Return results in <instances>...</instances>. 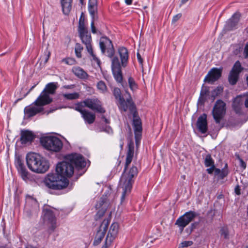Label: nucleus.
I'll return each instance as SVG.
<instances>
[{"instance_id": "f257e3e1", "label": "nucleus", "mask_w": 248, "mask_h": 248, "mask_svg": "<svg viewBox=\"0 0 248 248\" xmlns=\"http://www.w3.org/2000/svg\"><path fill=\"white\" fill-rule=\"evenodd\" d=\"M65 161L58 163L56 167V172L48 173L45 178L44 184L48 188L62 190L69 185L67 177L72 176L76 169L80 170L85 168L86 162L79 154H71L65 156Z\"/></svg>"}, {"instance_id": "f03ea898", "label": "nucleus", "mask_w": 248, "mask_h": 248, "mask_svg": "<svg viewBox=\"0 0 248 248\" xmlns=\"http://www.w3.org/2000/svg\"><path fill=\"white\" fill-rule=\"evenodd\" d=\"M134 153V146L133 143L128 144V149L126 154V160L124 165V169L121 176L120 186L123 189V192L121 198V202L122 203L126 197L131 191L135 179L137 177L138 170L137 167L132 166L128 168L129 165L132 162Z\"/></svg>"}, {"instance_id": "7ed1b4c3", "label": "nucleus", "mask_w": 248, "mask_h": 248, "mask_svg": "<svg viewBox=\"0 0 248 248\" xmlns=\"http://www.w3.org/2000/svg\"><path fill=\"white\" fill-rule=\"evenodd\" d=\"M26 162L29 169L32 171L38 173H44L47 171L49 168L48 161L37 154H28L26 156Z\"/></svg>"}, {"instance_id": "20e7f679", "label": "nucleus", "mask_w": 248, "mask_h": 248, "mask_svg": "<svg viewBox=\"0 0 248 248\" xmlns=\"http://www.w3.org/2000/svg\"><path fill=\"white\" fill-rule=\"evenodd\" d=\"M57 85V82H50L46 84L45 89L35 100L34 103L37 105H46L51 103L52 99L49 95L55 93L58 87Z\"/></svg>"}, {"instance_id": "39448f33", "label": "nucleus", "mask_w": 248, "mask_h": 248, "mask_svg": "<svg viewBox=\"0 0 248 248\" xmlns=\"http://www.w3.org/2000/svg\"><path fill=\"white\" fill-rule=\"evenodd\" d=\"M41 143L46 149L55 152H59L63 146L62 140L54 136L42 138L41 139Z\"/></svg>"}, {"instance_id": "423d86ee", "label": "nucleus", "mask_w": 248, "mask_h": 248, "mask_svg": "<svg viewBox=\"0 0 248 248\" xmlns=\"http://www.w3.org/2000/svg\"><path fill=\"white\" fill-rule=\"evenodd\" d=\"M78 32L82 43L86 46L87 50L92 56L93 59L99 63L100 62L99 60L96 57L93 52L91 45L92 37L91 34L88 32L86 28L78 29Z\"/></svg>"}, {"instance_id": "0eeeda50", "label": "nucleus", "mask_w": 248, "mask_h": 248, "mask_svg": "<svg viewBox=\"0 0 248 248\" xmlns=\"http://www.w3.org/2000/svg\"><path fill=\"white\" fill-rule=\"evenodd\" d=\"M77 104L82 105V108L87 107L99 113H104L106 112L105 109L102 107L101 101L97 98H87Z\"/></svg>"}, {"instance_id": "6e6552de", "label": "nucleus", "mask_w": 248, "mask_h": 248, "mask_svg": "<svg viewBox=\"0 0 248 248\" xmlns=\"http://www.w3.org/2000/svg\"><path fill=\"white\" fill-rule=\"evenodd\" d=\"M197 216L196 212L190 211L180 216L176 221L175 225H177L182 232L186 227Z\"/></svg>"}, {"instance_id": "1a4fd4ad", "label": "nucleus", "mask_w": 248, "mask_h": 248, "mask_svg": "<svg viewBox=\"0 0 248 248\" xmlns=\"http://www.w3.org/2000/svg\"><path fill=\"white\" fill-rule=\"evenodd\" d=\"M225 113V103L221 100H217L212 111V114L216 123H220Z\"/></svg>"}, {"instance_id": "9d476101", "label": "nucleus", "mask_w": 248, "mask_h": 248, "mask_svg": "<svg viewBox=\"0 0 248 248\" xmlns=\"http://www.w3.org/2000/svg\"><path fill=\"white\" fill-rule=\"evenodd\" d=\"M43 218L45 224L49 226L50 232L56 228V217L53 212L49 208H45L43 211Z\"/></svg>"}, {"instance_id": "9b49d317", "label": "nucleus", "mask_w": 248, "mask_h": 248, "mask_svg": "<svg viewBox=\"0 0 248 248\" xmlns=\"http://www.w3.org/2000/svg\"><path fill=\"white\" fill-rule=\"evenodd\" d=\"M100 47L103 53L107 52V56L111 58L114 54V49L111 41L106 37H103L100 40Z\"/></svg>"}, {"instance_id": "f8f14e48", "label": "nucleus", "mask_w": 248, "mask_h": 248, "mask_svg": "<svg viewBox=\"0 0 248 248\" xmlns=\"http://www.w3.org/2000/svg\"><path fill=\"white\" fill-rule=\"evenodd\" d=\"M111 69L115 80L119 83L123 80V76L121 71V64L119 59L117 57L112 59Z\"/></svg>"}, {"instance_id": "ddd939ff", "label": "nucleus", "mask_w": 248, "mask_h": 248, "mask_svg": "<svg viewBox=\"0 0 248 248\" xmlns=\"http://www.w3.org/2000/svg\"><path fill=\"white\" fill-rule=\"evenodd\" d=\"M75 110L81 113L83 119L88 124H92L95 121V114L84 109L82 108V105L77 104L75 107Z\"/></svg>"}, {"instance_id": "4468645a", "label": "nucleus", "mask_w": 248, "mask_h": 248, "mask_svg": "<svg viewBox=\"0 0 248 248\" xmlns=\"http://www.w3.org/2000/svg\"><path fill=\"white\" fill-rule=\"evenodd\" d=\"M136 114V112L133 113V125L134 130L135 140L137 144L141 139L142 128L140 119Z\"/></svg>"}, {"instance_id": "2eb2a0df", "label": "nucleus", "mask_w": 248, "mask_h": 248, "mask_svg": "<svg viewBox=\"0 0 248 248\" xmlns=\"http://www.w3.org/2000/svg\"><path fill=\"white\" fill-rule=\"evenodd\" d=\"M108 224V220L104 219L96 233L93 242L94 245H98L102 241L107 231Z\"/></svg>"}, {"instance_id": "dca6fc26", "label": "nucleus", "mask_w": 248, "mask_h": 248, "mask_svg": "<svg viewBox=\"0 0 248 248\" xmlns=\"http://www.w3.org/2000/svg\"><path fill=\"white\" fill-rule=\"evenodd\" d=\"M119 225L117 223H113L109 230L106 238L105 244L104 246H107V248L115 239L118 232Z\"/></svg>"}, {"instance_id": "f3484780", "label": "nucleus", "mask_w": 248, "mask_h": 248, "mask_svg": "<svg viewBox=\"0 0 248 248\" xmlns=\"http://www.w3.org/2000/svg\"><path fill=\"white\" fill-rule=\"evenodd\" d=\"M126 93L129 96V98L125 100L124 98L119 101V108L121 110L124 112L127 110H129L131 112H136L135 111V107L134 103L132 101V98L130 96V93L126 91Z\"/></svg>"}, {"instance_id": "a211bd4d", "label": "nucleus", "mask_w": 248, "mask_h": 248, "mask_svg": "<svg viewBox=\"0 0 248 248\" xmlns=\"http://www.w3.org/2000/svg\"><path fill=\"white\" fill-rule=\"evenodd\" d=\"M34 103L35 101L32 105L27 106L24 108L25 114L28 118L33 117L43 110V107L45 105H37Z\"/></svg>"}, {"instance_id": "6ab92c4d", "label": "nucleus", "mask_w": 248, "mask_h": 248, "mask_svg": "<svg viewBox=\"0 0 248 248\" xmlns=\"http://www.w3.org/2000/svg\"><path fill=\"white\" fill-rule=\"evenodd\" d=\"M221 69L216 68H212L207 74L204 78V81L212 83L217 81L221 76Z\"/></svg>"}, {"instance_id": "aec40b11", "label": "nucleus", "mask_w": 248, "mask_h": 248, "mask_svg": "<svg viewBox=\"0 0 248 248\" xmlns=\"http://www.w3.org/2000/svg\"><path fill=\"white\" fill-rule=\"evenodd\" d=\"M20 141L22 144L31 142L35 137L34 133L28 130H22L20 132Z\"/></svg>"}, {"instance_id": "412c9836", "label": "nucleus", "mask_w": 248, "mask_h": 248, "mask_svg": "<svg viewBox=\"0 0 248 248\" xmlns=\"http://www.w3.org/2000/svg\"><path fill=\"white\" fill-rule=\"evenodd\" d=\"M197 126L199 130L202 134L205 133L207 131V115L204 113L198 119Z\"/></svg>"}, {"instance_id": "4be33fe9", "label": "nucleus", "mask_w": 248, "mask_h": 248, "mask_svg": "<svg viewBox=\"0 0 248 248\" xmlns=\"http://www.w3.org/2000/svg\"><path fill=\"white\" fill-rule=\"evenodd\" d=\"M107 206L105 198H101L100 201L96 204V208L100 209L95 215V219L97 220L102 217L106 212Z\"/></svg>"}, {"instance_id": "5701e85b", "label": "nucleus", "mask_w": 248, "mask_h": 248, "mask_svg": "<svg viewBox=\"0 0 248 248\" xmlns=\"http://www.w3.org/2000/svg\"><path fill=\"white\" fill-rule=\"evenodd\" d=\"M16 167L22 178L24 180H28L29 179V172L20 159L17 160Z\"/></svg>"}, {"instance_id": "b1692460", "label": "nucleus", "mask_w": 248, "mask_h": 248, "mask_svg": "<svg viewBox=\"0 0 248 248\" xmlns=\"http://www.w3.org/2000/svg\"><path fill=\"white\" fill-rule=\"evenodd\" d=\"M88 10L92 19H94L95 15L97 12V0H89L88 3Z\"/></svg>"}, {"instance_id": "393cba45", "label": "nucleus", "mask_w": 248, "mask_h": 248, "mask_svg": "<svg viewBox=\"0 0 248 248\" xmlns=\"http://www.w3.org/2000/svg\"><path fill=\"white\" fill-rule=\"evenodd\" d=\"M73 73L81 79H87L88 77L87 73L81 68L77 66L72 69Z\"/></svg>"}, {"instance_id": "a878e982", "label": "nucleus", "mask_w": 248, "mask_h": 248, "mask_svg": "<svg viewBox=\"0 0 248 248\" xmlns=\"http://www.w3.org/2000/svg\"><path fill=\"white\" fill-rule=\"evenodd\" d=\"M72 0H61L63 13L64 15H68L72 8Z\"/></svg>"}, {"instance_id": "bb28decb", "label": "nucleus", "mask_w": 248, "mask_h": 248, "mask_svg": "<svg viewBox=\"0 0 248 248\" xmlns=\"http://www.w3.org/2000/svg\"><path fill=\"white\" fill-rule=\"evenodd\" d=\"M118 51L121 57L122 65L124 66V63L126 62L128 59V50L124 47H121L119 48Z\"/></svg>"}, {"instance_id": "cd10ccee", "label": "nucleus", "mask_w": 248, "mask_h": 248, "mask_svg": "<svg viewBox=\"0 0 248 248\" xmlns=\"http://www.w3.org/2000/svg\"><path fill=\"white\" fill-rule=\"evenodd\" d=\"M240 14L239 13L234 14L228 22V25L231 29L234 28L239 21Z\"/></svg>"}, {"instance_id": "c85d7f7f", "label": "nucleus", "mask_w": 248, "mask_h": 248, "mask_svg": "<svg viewBox=\"0 0 248 248\" xmlns=\"http://www.w3.org/2000/svg\"><path fill=\"white\" fill-rule=\"evenodd\" d=\"M227 167V165L226 164L225 168L220 170L219 169H215V175L218 176V179H223L228 174V170L226 168Z\"/></svg>"}, {"instance_id": "c756f323", "label": "nucleus", "mask_w": 248, "mask_h": 248, "mask_svg": "<svg viewBox=\"0 0 248 248\" xmlns=\"http://www.w3.org/2000/svg\"><path fill=\"white\" fill-rule=\"evenodd\" d=\"M239 75L238 74L231 71L228 78L229 83L232 85L236 84L238 79Z\"/></svg>"}, {"instance_id": "7c9ffc66", "label": "nucleus", "mask_w": 248, "mask_h": 248, "mask_svg": "<svg viewBox=\"0 0 248 248\" xmlns=\"http://www.w3.org/2000/svg\"><path fill=\"white\" fill-rule=\"evenodd\" d=\"M243 70L240 62L239 61H236L234 64L231 71L239 74Z\"/></svg>"}, {"instance_id": "2f4dec72", "label": "nucleus", "mask_w": 248, "mask_h": 248, "mask_svg": "<svg viewBox=\"0 0 248 248\" xmlns=\"http://www.w3.org/2000/svg\"><path fill=\"white\" fill-rule=\"evenodd\" d=\"M242 104V103L240 102V98H235L233 102L232 107L236 113H239L241 112V106Z\"/></svg>"}, {"instance_id": "473e14b6", "label": "nucleus", "mask_w": 248, "mask_h": 248, "mask_svg": "<svg viewBox=\"0 0 248 248\" xmlns=\"http://www.w3.org/2000/svg\"><path fill=\"white\" fill-rule=\"evenodd\" d=\"M219 233L221 236L225 239H229V232L228 228L227 226H223L220 228Z\"/></svg>"}, {"instance_id": "72a5a7b5", "label": "nucleus", "mask_w": 248, "mask_h": 248, "mask_svg": "<svg viewBox=\"0 0 248 248\" xmlns=\"http://www.w3.org/2000/svg\"><path fill=\"white\" fill-rule=\"evenodd\" d=\"M204 165L206 167L215 166L214 160L212 158L210 154L206 155L204 158Z\"/></svg>"}, {"instance_id": "f704fd0d", "label": "nucleus", "mask_w": 248, "mask_h": 248, "mask_svg": "<svg viewBox=\"0 0 248 248\" xmlns=\"http://www.w3.org/2000/svg\"><path fill=\"white\" fill-rule=\"evenodd\" d=\"M128 82L130 89L133 92L138 89V86L133 78L129 77L128 79Z\"/></svg>"}, {"instance_id": "c9c22d12", "label": "nucleus", "mask_w": 248, "mask_h": 248, "mask_svg": "<svg viewBox=\"0 0 248 248\" xmlns=\"http://www.w3.org/2000/svg\"><path fill=\"white\" fill-rule=\"evenodd\" d=\"M63 96L69 100H73L78 98L79 94L78 93L64 94Z\"/></svg>"}, {"instance_id": "e433bc0d", "label": "nucleus", "mask_w": 248, "mask_h": 248, "mask_svg": "<svg viewBox=\"0 0 248 248\" xmlns=\"http://www.w3.org/2000/svg\"><path fill=\"white\" fill-rule=\"evenodd\" d=\"M113 94L116 99H118L119 101L122 99L123 97L121 95V92L119 88H115L113 91Z\"/></svg>"}, {"instance_id": "4c0bfd02", "label": "nucleus", "mask_w": 248, "mask_h": 248, "mask_svg": "<svg viewBox=\"0 0 248 248\" xmlns=\"http://www.w3.org/2000/svg\"><path fill=\"white\" fill-rule=\"evenodd\" d=\"M83 48L79 43H77L75 46V53L78 58L81 57V51Z\"/></svg>"}, {"instance_id": "58836bf2", "label": "nucleus", "mask_w": 248, "mask_h": 248, "mask_svg": "<svg viewBox=\"0 0 248 248\" xmlns=\"http://www.w3.org/2000/svg\"><path fill=\"white\" fill-rule=\"evenodd\" d=\"M97 87L98 90H99L102 93H105L107 90V88L106 84L102 81H100L97 85Z\"/></svg>"}, {"instance_id": "ea45409f", "label": "nucleus", "mask_w": 248, "mask_h": 248, "mask_svg": "<svg viewBox=\"0 0 248 248\" xmlns=\"http://www.w3.org/2000/svg\"><path fill=\"white\" fill-rule=\"evenodd\" d=\"M82 28H86L84 24V17L83 13L81 14L79 20L78 29Z\"/></svg>"}, {"instance_id": "a19ab883", "label": "nucleus", "mask_w": 248, "mask_h": 248, "mask_svg": "<svg viewBox=\"0 0 248 248\" xmlns=\"http://www.w3.org/2000/svg\"><path fill=\"white\" fill-rule=\"evenodd\" d=\"M193 242L191 241H185L181 243L180 246L178 248H184L185 247L191 246Z\"/></svg>"}, {"instance_id": "79ce46f5", "label": "nucleus", "mask_w": 248, "mask_h": 248, "mask_svg": "<svg viewBox=\"0 0 248 248\" xmlns=\"http://www.w3.org/2000/svg\"><path fill=\"white\" fill-rule=\"evenodd\" d=\"M223 92V88L221 87H218L215 89L212 93V95L217 96Z\"/></svg>"}, {"instance_id": "37998d69", "label": "nucleus", "mask_w": 248, "mask_h": 248, "mask_svg": "<svg viewBox=\"0 0 248 248\" xmlns=\"http://www.w3.org/2000/svg\"><path fill=\"white\" fill-rule=\"evenodd\" d=\"M62 61L69 65H72L75 62L74 60L71 58L63 59Z\"/></svg>"}, {"instance_id": "c03bdc74", "label": "nucleus", "mask_w": 248, "mask_h": 248, "mask_svg": "<svg viewBox=\"0 0 248 248\" xmlns=\"http://www.w3.org/2000/svg\"><path fill=\"white\" fill-rule=\"evenodd\" d=\"M181 16H182V14L180 13L176 15L175 16H174L172 18V23H175L176 22H177L178 20H179V19L181 17Z\"/></svg>"}, {"instance_id": "a18cd8bd", "label": "nucleus", "mask_w": 248, "mask_h": 248, "mask_svg": "<svg viewBox=\"0 0 248 248\" xmlns=\"http://www.w3.org/2000/svg\"><path fill=\"white\" fill-rule=\"evenodd\" d=\"M244 55L245 58H248V44H246L244 50Z\"/></svg>"}, {"instance_id": "49530a36", "label": "nucleus", "mask_w": 248, "mask_h": 248, "mask_svg": "<svg viewBox=\"0 0 248 248\" xmlns=\"http://www.w3.org/2000/svg\"><path fill=\"white\" fill-rule=\"evenodd\" d=\"M45 61H44V63H46L48 59H49V57H50V52L49 51H46L45 52Z\"/></svg>"}, {"instance_id": "de8ad7c7", "label": "nucleus", "mask_w": 248, "mask_h": 248, "mask_svg": "<svg viewBox=\"0 0 248 248\" xmlns=\"http://www.w3.org/2000/svg\"><path fill=\"white\" fill-rule=\"evenodd\" d=\"M210 167V168L207 169L206 171L209 174H212L214 171L215 172V169L216 168L215 166Z\"/></svg>"}, {"instance_id": "09e8293b", "label": "nucleus", "mask_w": 248, "mask_h": 248, "mask_svg": "<svg viewBox=\"0 0 248 248\" xmlns=\"http://www.w3.org/2000/svg\"><path fill=\"white\" fill-rule=\"evenodd\" d=\"M91 29L93 33H96V29L94 25V19H92V21L91 22Z\"/></svg>"}, {"instance_id": "8fccbe9b", "label": "nucleus", "mask_w": 248, "mask_h": 248, "mask_svg": "<svg viewBox=\"0 0 248 248\" xmlns=\"http://www.w3.org/2000/svg\"><path fill=\"white\" fill-rule=\"evenodd\" d=\"M240 166L243 169H245L247 167L246 163L242 159H239Z\"/></svg>"}, {"instance_id": "3c124183", "label": "nucleus", "mask_w": 248, "mask_h": 248, "mask_svg": "<svg viewBox=\"0 0 248 248\" xmlns=\"http://www.w3.org/2000/svg\"><path fill=\"white\" fill-rule=\"evenodd\" d=\"M234 191H235V193L237 195H240V194H241V193H240V187H239V186L238 185H237L235 187Z\"/></svg>"}, {"instance_id": "603ef678", "label": "nucleus", "mask_w": 248, "mask_h": 248, "mask_svg": "<svg viewBox=\"0 0 248 248\" xmlns=\"http://www.w3.org/2000/svg\"><path fill=\"white\" fill-rule=\"evenodd\" d=\"M137 58H138L139 62H140V64L142 65V63H143V60L141 58L140 55V54L139 53H137Z\"/></svg>"}, {"instance_id": "864d4df0", "label": "nucleus", "mask_w": 248, "mask_h": 248, "mask_svg": "<svg viewBox=\"0 0 248 248\" xmlns=\"http://www.w3.org/2000/svg\"><path fill=\"white\" fill-rule=\"evenodd\" d=\"M245 106L246 108H248V94L246 95V99L245 100Z\"/></svg>"}, {"instance_id": "5fc2aeb1", "label": "nucleus", "mask_w": 248, "mask_h": 248, "mask_svg": "<svg viewBox=\"0 0 248 248\" xmlns=\"http://www.w3.org/2000/svg\"><path fill=\"white\" fill-rule=\"evenodd\" d=\"M101 119L104 120L106 124L109 123V121L108 119H107L104 115L102 116Z\"/></svg>"}, {"instance_id": "6e6d98bb", "label": "nucleus", "mask_w": 248, "mask_h": 248, "mask_svg": "<svg viewBox=\"0 0 248 248\" xmlns=\"http://www.w3.org/2000/svg\"><path fill=\"white\" fill-rule=\"evenodd\" d=\"M132 0H125V2L127 5H129L132 4Z\"/></svg>"}, {"instance_id": "4d7b16f0", "label": "nucleus", "mask_w": 248, "mask_h": 248, "mask_svg": "<svg viewBox=\"0 0 248 248\" xmlns=\"http://www.w3.org/2000/svg\"><path fill=\"white\" fill-rule=\"evenodd\" d=\"M108 130H107V132H108V133H112V129H111L110 127H108Z\"/></svg>"}, {"instance_id": "13d9d810", "label": "nucleus", "mask_w": 248, "mask_h": 248, "mask_svg": "<svg viewBox=\"0 0 248 248\" xmlns=\"http://www.w3.org/2000/svg\"><path fill=\"white\" fill-rule=\"evenodd\" d=\"M205 94H206V92H204L202 90L201 92V96H203V95H204Z\"/></svg>"}, {"instance_id": "bf43d9fd", "label": "nucleus", "mask_w": 248, "mask_h": 248, "mask_svg": "<svg viewBox=\"0 0 248 248\" xmlns=\"http://www.w3.org/2000/svg\"><path fill=\"white\" fill-rule=\"evenodd\" d=\"M35 86H36L35 85H34V86H32V87L30 89V90L29 91V92L27 93L26 95H27V94H28V93H30V92H31V90H32L34 88V87H35Z\"/></svg>"}, {"instance_id": "052dcab7", "label": "nucleus", "mask_w": 248, "mask_h": 248, "mask_svg": "<svg viewBox=\"0 0 248 248\" xmlns=\"http://www.w3.org/2000/svg\"><path fill=\"white\" fill-rule=\"evenodd\" d=\"M188 0H181V2L184 4L185 3H186V1H187Z\"/></svg>"}, {"instance_id": "680f3d73", "label": "nucleus", "mask_w": 248, "mask_h": 248, "mask_svg": "<svg viewBox=\"0 0 248 248\" xmlns=\"http://www.w3.org/2000/svg\"><path fill=\"white\" fill-rule=\"evenodd\" d=\"M26 248H36L35 247H31V246H28Z\"/></svg>"}, {"instance_id": "e2e57ef3", "label": "nucleus", "mask_w": 248, "mask_h": 248, "mask_svg": "<svg viewBox=\"0 0 248 248\" xmlns=\"http://www.w3.org/2000/svg\"><path fill=\"white\" fill-rule=\"evenodd\" d=\"M84 0H80V2L81 3L83 4Z\"/></svg>"}, {"instance_id": "0e129e2a", "label": "nucleus", "mask_w": 248, "mask_h": 248, "mask_svg": "<svg viewBox=\"0 0 248 248\" xmlns=\"http://www.w3.org/2000/svg\"><path fill=\"white\" fill-rule=\"evenodd\" d=\"M102 248H107V246H103Z\"/></svg>"}, {"instance_id": "69168bd1", "label": "nucleus", "mask_w": 248, "mask_h": 248, "mask_svg": "<svg viewBox=\"0 0 248 248\" xmlns=\"http://www.w3.org/2000/svg\"><path fill=\"white\" fill-rule=\"evenodd\" d=\"M66 88L68 89L71 88V86H68Z\"/></svg>"}, {"instance_id": "338daca9", "label": "nucleus", "mask_w": 248, "mask_h": 248, "mask_svg": "<svg viewBox=\"0 0 248 248\" xmlns=\"http://www.w3.org/2000/svg\"><path fill=\"white\" fill-rule=\"evenodd\" d=\"M123 143H122V144H121V148H123Z\"/></svg>"}, {"instance_id": "774afa93", "label": "nucleus", "mask_w": 248, "mask_h": 248, "mask_svg": "<svg viewBox=\"0 0 248 248\" xmlns=\"http://www.w3.org/2000/svg\"><path fill=\"white\" fill-rule=\"evenodd\" d=\"M83 173H84V171H83L82 173H81L80 175L82 174Z\"/></svg>"}]
</instances>
